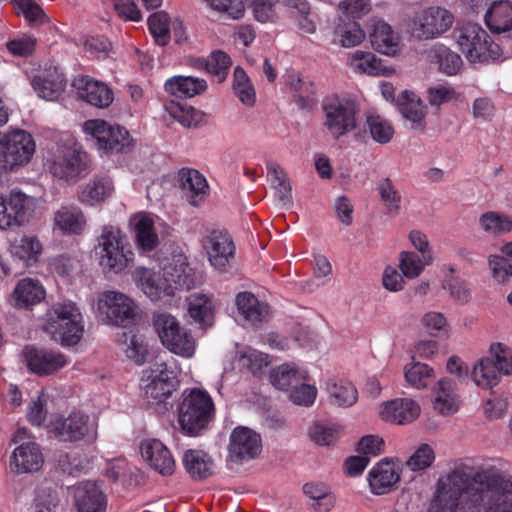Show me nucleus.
I'll return each mask as SVG.
<instances>
[{
    "instance_id": "0e129e2a",
    "label": "nucleus",
    "mask_w": 512,
    "mask_h": 512,
    "mask_svg": "<svg viewBox=\"0 0 512 512\" xmlns=\"http://www.w3.org/2000/svg\"><path fill=\"white\" fill-rule=\"evenodd\" d=\"M460 98L461 94L450 86L436 85L427 89V100L433 107H439L442 104L448 103L452 100L457 101Z\"/></svg>"
},
{
    "instance_id": "b1692460",
    "label": "nucleus",
    "mask_w": 512,
    "mask_h": 512,
    "mask_svg": "<svg viewBox=\"0 0 512 512\" xmlns=\"http://www.w3.org/2000/svg\"><path fill=\"white\" fill-rule=\"evenodd\" d=\"M74 504L77 512H106L107 498L92 482H84L74 489Z\"/></svg>"
},
{
    "instance_id": "dca6fc26",
    "label": "nucleus",
    "mask_w": 512,
    "mask_h": 512,
    "mask_svg": "<svg viewBox=\"0 0 512 512\" xmlns=\"http://www.w3.org/2000/svg\"><path fill=\"white\" fill-rule=\"evenodd\" d=\"M21 355L28 370L38 376L51 375L67 365L64 354L35 345H26Z\"/></svg>"
},
{
    "instance_id": "c9c22d12",
    "label": "nucleus",
    "mask_w": 512,
    "mask_h": 512,
    "mask_svg": "<svg viewBox=\"0 0 512 512\" xmlns=\"http://www.w3.org/2000/svg\"><path fill=\"white\" fill-rule=\"evenodd\" d=\"M45 289L36 279L24 278L18 282L14 291V305L17 308H28L40 303L45 298Z\"/></svg>"
},
{
    "instance_id": "de8ad7c7",
    "label": "nucleus",
    "mask_w": 512,
    "mask_h": 512,
    "mask_svg": "<svg viewBox=\"0 0 512 512\" xmlns=\"http://www.w3.org/2000/svg\"><path fill=\"white\" fill-rule=\"evenodd\" d=\"M267 173L272 178V184L276 191V197L283 204H289L292 200L291 186L286 178L284 170L274 161H267Z\"/></svg>"
},
{
    "instance_id": "6ab92c4d",
    "label": "nucleus",
    "mask_w": 512,
    "mask_h": 512,
    "mask_svg": "<svg viewBox=\"0 0 512 512\" xmlns=\"http://www.w3.org/2000/svg\"><path fill=\"white\" fill-rule=\"evenodd\" d=\"M72 86L76 89L78 97L86 103L106 108L114 99L112 89L104 82L88 75H79L73 79Z\"/></svg>"
},
{
    "instance_id": "ddd939ff",
    "label": "nucleus",
    "mask_w": 512,
    "mask_h": 512,
    "mask_svg": "<svg viewBox=\"0 0 512 512\" xmlns=\"http://www.w3.org/2000/svg\"><path fill=\"white\" fill-rule=\"evenodd\" d=\"M453 15L441 7H429L418 13L411 24L412 35L418 39L437 38L450 29Z\"/></svg>"
},
{
    "instance_id": "4468645a",
    "label": "nucleus",
    "mask_w": 512,
    "mask_h": 512,
    "mask_svg": "<svg viewBox=\"0 0 512 512\" xmlns=\"http://www.w3.org/2000/svg\"><path fill=\"white\" fill-rule=\"evenodd\" d=\"M99 308L105 315L108 323L128 327L135 323L136 305L127 295L117 291H106L99 300Z\"/></svg>"
},
{
    "instance_id": "c756f323",
    "label": "nucleus",
    "mask_w": 512,
    "mask_h": 512,
    "mask_svg": "<svg viewBox=\"0 0 512 512\" xmlns=\"http://www.w3.org/2000/svg\"><path fill=\"white\" fill-rule=\"evenodd\" d=\"M179 181L188 202L193 206H198L207 194L209 186L206 178L196 169L182 168L179 171Z\"/></svg>"
},
{
    "instance_id": "13d9d810",
    "label": "nucleus",
    "mask_w": 512,
    "mask_h": 512,
    "mask_svg": "<svg viewBox=\"0 0 512 512\" xmlns=\"http://www.w3.org/2000/svg\"><path fill=\"white\" fill-rule=\"evenodd\" d=\"M232 65L230 56L222 51H213L206 60V70L208 73L217 77L218 82L225 80Z\"/></svg>"
},
{
    "instance_id": "69168bd1",
    "label": "nucleus",
    "mask_w": 512,
    "mask_h": 512,
    "mask_svg": "<svg viewBox=\"0 0 512 512\" xmlns=\"http://www.w3.org/2000/svg\"><path fill=\"white\" fill-rule=\"evenodd\" d=\"M488 265L493 279L498 283H506L512 277V263L503 255L489 256Z\"/></svg>"
},
{
    "instance_id": "c85d7f7f",
    "label": "nucleus",
    "mask_w": 512,
    "mask_h": 512,
    "mask_svg": "<svg viewBox=\"0 0 512 512\" xmlns=\"http://www.w3.org/2000/svg\"><path fill=\"white\" fill-rule=\"evenodd\" d=\"M31 85L40 98L55 101L64 91L66 79L57 70H50L34 76Z\"/></svg>"
},
{
    "instance_id": "bf43d9fd",
    "label": "nucleus",
    "mask_w": 512,
    "mask_h": 512,
    "mask_svg": "<svg viewBox=\"0 0 512 512\" xmlns=\"http://www.w3.org/2000/svg\"><path fill=\"white\" fill-rule=\"evenodd\" d=\"M85 52L93 59L105 60L113 53V45L103 35L89 36L84 43Z\"/></svg>"
},
{
    "instance_id": "7c9ffc66",
    "label": "nucleus",
    "mask_w": 512,
    "mask_h": 512,
    "mask_svg": "<svg viewBox=\"0 0 512 512\" xmlns=\"http://www.w3.org/2000/svg\"><path fill=\"white\" fill-rule=\"evenodd\" d=\"M182 461L193 480L207 479L215 472L214 461L204 450H186Z\"/></svg>"
},
{
    "instance_id": "f257e3e1",
    "label": "nucleus",
    "mask_w": 512,
    "mask_h": 512,
    "mask_svg": "<svg viewBox=\"0 0 512 512\" xmlns=\"http://www.w3.org/2000/svg\"><path fill=\"white\" fill-rule=\"evenodd\" d=\"M428 512H512V481L455 470L439 480Z\"/></svg>"
},
{
    "instance_id": "bb28decb",
    "label": "nucleus",
    "mask_w": 512,
    "mask_h": 512,
    "mask_svg": "<svg viewBox=\"0 0 512 512\" xmlns=\"http://www.w3.org/2000/svg\"><path fill=\"white\" fill-rule=\"evenodd\" d=\"M235 304L243 319L257 325L267 320L269 305L260 301L253 293L244 291L236 295Z\"/></svg>"
},
{
    "instance_id": "e433bc0d",
    "label": "nucleus",
    "mask_w": 512,
    "mask_h": 512,
    "mask_svg": "<svg viewBox=\"0 0 512 512\" xmlns=\"http://www.w3.org/2000/svg\"><path fill=\"white\" fill-rule=\"evenodd\" d=\"M86 219L79 207L62 206L54 215V225L63 234H80L85 228Z\"/></svg>"
},
{
    "instance_id": "aec40b11",
    "label": "nucleus",
    "mask_w": 512,
    "mask_h": 512,
    "mask_svg": "<svg viewBox=\"0 0 512 512\" xmlns=\"http://www.w3.org/2000/svg\"><path fill=\"white\" fill-rule=\"evenodd\" d=\"M401 480L400 467L391 460H381L367 474L370 491L374 495H384L395 490Z\"/></svg>"
},
{
    "instance_id": "58836bf2",
    "label": "nucleus",
    "mask_w": 512,
    "mask_h": 512,
    "mask_svg": "<svg viewBox=\"0 0 512 512\" xmlns=\"http://www.w3.org/2000/svg\"><path fill=\"white\" fill-rule=\"evenodd\" d=\"M365 38L360 24L355 20L339 18L334 27L333 42L350 48L359 45Z\"/></svg>"
},
{
    "instance_id": "39448f33",
    "label": "nucleus",
    "mask_w": 512,
    "mask_h": 512,
    "mask_svg": "<svg viewBox=\"0 0 512 512\" xmlns=\"http://www.w3.org/2000/svg\"><path fill=\"white\" fill-rule=\"evenodd\" d=\"M461 51L470 63L488 64L502 57V49L478 24L469 23L461 30L457 38Z\"/></svg>"
},
{
    "instance_id": "412c9836",
    "label": "nucleus",
    "mask_w": 512,
    "mask_h": 512,
    "mask_svg": "<svg viewBox=\"0 0 512 512\" xmlns=\"http://www.w3.org/2000/svg\"><path fill=\"white\" fill-rule=\"evenodd\" d=\"M131 235L140 254L154 251L160 241L155 230L154 220L145 212L133 214L129 219Z\"/></svg>"
},
{
    "instance_id": "6e6d98bb",
    "label": "nucleus",
    "mask_w": 512,
    "mask_h": 512,
    "mask_svg": "<svg viewBox=\"0 0 512 512\" xmlns=\"http://www.w3.org/2000/svg\"><path fill=\"white\" fill-rule=\"evenodd\" d=\"M259 433L246 426H237L230 435L229 448H261Z\"/></svg>"
},
{
    "instance_id": "338daca9",
    "label": "nucleus",
    "mask_w": 512,
    "mask_h": 512,
    "mask_svg": "<svg viewBox=\"0 0 512 512\" xmlns=\"http://www.w3.org/2000/svg\"><path fill=\"white\" fill-rule=\"evenodd\" d=\"M377 190L381 200L389 211L398 212L400 210L401 196L389 178L383 179L378 184Z\"/></svg>"
},
{
    "instance_id": "f704fd0d",
    "label": "nucleus",
    "mask_w": 512,
    "mask_h": 512,
    "mask_svg": "<svg viewBox=\"0 0 512 512\" xmlns=\"http://www.w3.org/2000/svg\"><path fill=\"white\" fill-rule=\"evenodd\" d=\"M113 191V181L109 176L96 175L84 186L79 200L83 204L94 206L105 201Z\"/></svg>"
},
{
    "instance_id": "680f3d73",
    "label": "nucleus",
    "mask_w": 512,
    "mask_h": 512,
    "mask_svg": "<svg viewBox=\"0 0 512 512\" xmlns=\"http://www.w3.org/2000/svg\"><path fill=\"white\" fill-rule=\"evenodd\" d=\"M481 227L488 233H503L512 230V220L497 212H487L480 217Z\"/></svg>"
},
{
    "instance_id": "f8f14e48",
    "label": "nucleus",
    "mask_w": 512,
    "mask_h": 512,
    "mask_svg": "<svg viewBox=\"0 0 512 512\" xmlns=\"http://www.w3.org/2000/svg\"><path fill=\"white\" fill-rule=\"evenodd\" d=\"M153 326L162 344L172 353L190 358L195 352L192 335L180 326L177 319L168 313L155 314Z\"/></svg>"
},
{
    "instance_id": "e2e57ef3",
    "label": "nucleus",
    "mask_w": 512,
    "mask_h": 512,
    "mask_svg": "<svg viewBox=\"0 0 512 512\" xmlns=\"http://www.w3.org/2000/svg\"><path fill=\"white\" fill-rule=\"evenodd\" d=\"M239 364L242 369H246L252 374H257L269 364V356L255 349H248L243 352L239 358Z\"/></svg>"
},
{
    "instance_id": "a878e982",
    "label": "nucleus",
    "mask_w": 512,
    "mask_h": 512,
    "mask_svg": "<svg viewBox=\"0 0 512 512\" xmlns=\"http://www.w3.org/2000/svg\"><path fill=\"white\" fill-rule=\"evenodd\" d=\"M397 109L403 118L411 124V129L425 128V107L422 100L413 91L403 90L397 96Z\"/></svg>"
},
{
    "instance_id": "2f4dec72",
    "label": "nucleus",
    "mask_w": 512,
    "mask_h": 512,
    "mask_svg": "<svg viewBox=\"0 0 512 512\" xmlns=\"http://www.w3.org/2000/svg\"><path fill=\"white\" fill-rule=\"evenodd\" d=\"M165 90L180 99L192 98L207 89V82L202 78L192 76H173L166 80Z\"/></svg>"
},
{
    "instance_id": "72a5a7b5",
    "label": "nucleus",
    "mask_w": 512,
    "mask_h": 512,
    "mask_svg": "<svg viewBox=\"0 0 512 512\" xmlns=\"http://www.w3.org/2000/svg\"><path fill=\"white\" fill-rule=\"evenodd\" d=\"M428 58L432 64L438 66L441 73L447 76L458 74L463 65L461 56L441 43H436L429 49Z\"/></svg>"
},
{
    "instance_id": "5701e85b",
    "label": "nucleus",
    "mask_w": 512,
    "mask_h": 512,
    "mask_svg": "<svg viewBox=\"0 0 512 512\" xmlns=\"http://www.w3.org/2000/svg\"><path fill=\"white\" fill-rule=\"evenodd\" d=\"M382 420L388 423L405 425L413 422L420 414V406L409 398H396L381 405Z\"/></svg>"
},
{
    "instance_id": "a18cd8bd",
    "label": "nucleus",
    "mask_w": 512,
    "mask_h": 512,
    "mask_svg": "<svg viewBox=\"0 0 512 512\" xmlns=\"http://www.w3.org/2000/svg\"><path fill=\"white\" fill-rule=\"evenodd\" d=\"M233 91L238 99L246 106L252 107L256 102L255 89L245 70L237 66L233 73Z\"/></svg>"
},
{
    "instance_id": "a19ab883",
    "label": "nucleus",
    "mask_w": 512,
    "mask_h": 512,
    "mask_svg": "<svg viewBox=\"0 0 512 512\" xmlns=\"http://www.w3.org/2000/svg\"><path fill=\"white\" fill-rule=\"evenodd\" d=\"M11 253L30 266L38 261L42 253V244L36 236L24 235L12 244Z\"/></svg>"
},
{
    "instance_id": "79ce46f5",
    "label": "nucleus",
    "mask_w": 512,
    "mask_h": 512,
    "mask_svg": "<svg viewBox=\"0 0 512 512\" xmlns=\"http://www.w3.org/2000/svg\"><path fill=\"white\" fill-rule=\"evenodd\" d=\"M144 461L151 469L162 476H171L176 468V462L170 450H141Z\"/></svg>"
},
{
    "instance_id": "8fccbe9b",
    "label": "nucleus",
    "mask_w": 512,
    "mask_h": 512,
    "mask_svg": "<svg viewBox=\"0 0 512 512\" xmlns=\"http://www.w3.org/2000/svg\"><path fill=\"white\" fill-rule=\"evenodd\" d=\"M148 28L155 43L159 46H166L171 38L170 17L164 11L151 14L148 18Z\"/></svg>"
},
{
    "instance_id": "49530a36",
    "label": "nucleus",
    "mask_w": 512,
    "mask_h": 512,
    "mask_svg": "<svg viewBox=\"0 0 512 512\" xmlns=\"http://www.w3.org/2000/svg\"><path fill=\"white\" fill-rule=\"evenodd\" d=\"M188 313L196 324L205 326L212 317V304L204 294H192L188 299Z\"/></svg>"
},
{
    "instance_id": "864d4df0",
    "label": "nucleus",
    "mask_w": 512,
    "mask_h": 512,
    "mask_svg": "<svg viewBox=\"0 0 512 512\" xmlns=\"http://www.w3.org/2000/svg\"><path fill=\"white\" fill-rule=\"evenodd\" d=\"M350 67L357 73L377 75L380 71V60L371 53L357 50L351 54Z\"/></svg>"
},
{
    "instance_id": "3c124183",
    "label": "nucleus",
    "mask_w": 512,
    "mask_h": 512,
    "mask_svg": "<svg viewBox=\"0 0 512 512\" xmlns=\"http://www.w3.org/2000/svg\"><path fill=\"white\" fill-rule=\"evenodd\" d=\"M120 342L127 345L125 349L127 358L134 361L137 365H142L146 362L148 348L142 336L131 332H124L120 337Z\"/></svg>"
},
{
    "instance_id": "20e7f679",
    "label": "nucleus",
    "mask_w": 512,
    "mask_h": 512,
    "mask_svg": "<svg viewBox=\"0 0 512 512\" xmlns=\"http://www.w3.org/2000/svg\"><path fill=\"white\" fill-rule=\"evenodd\" d=\"M48 431L60 442L92 445L98 438V422L89 414L75 410L66 417L58 415L52 419Z\"/></svg>"
},
{
    "instance_id": "0eeeda50",
    "label": "nucleus",
    "mask_w": 512,
    "mask_h": 512,
    "mask_svg": "<svg viewBox=\"0 0 512 512\" xmlns=\"http://www.w3.org/2000/svg\"><path fill=\"white\" fill-rule=\"evenodd\" d=\"M490 356L475 364L471 377L475 384L484 389H492L500 381L501 374L512 375V352L502 343L490 346Z\"/></svg>"
},
{
    "instance_id": "a211bd4d",
    "label": "nucleus",
    "mask_w": 512,
    "mask_h": 512,
    "mask_svg": "<svg viewBox=\"0 0 512 512\" xmlns=\"http://www.w3.org/2000/svg\"><path fill=\"white\" fill-rule=\"evenodd\" d=\"M210 264L224 272L230 266L235 255V245L227 232L213 230L203 240Z\"/></svg>"
},
{
    "instance_id": "09e8293b",
    "label": "nucleus",
    "mask_w": 512,
    "mask_h": 512,
    "mask_svg": "<svg viewBox=\"0 0 512 512\" xmlns=\"http://www.w3.org/2000/svg\"><path fill=\"white\" fill-rule=\"evenodd\" d=\"M342 427L329 422H315L309 429L310 439L319 446H330L340 437Z\"/></svg>"
},
{
    "instance_id": "5fc2aeb1",
    "label": "nucleus",
    "mask_w": 512,
    "mask_h": 512,
    "mask_svg": "<svg viewBox=\"0 0 512 512\" xmlns=\"http://www.w3.org/2000/svg\"><path fill=\"white\" fill-rule=\"evenodd\" d=\"M433 369L427 364L413 362L406 365L404 375L406 381L417 389L427 387L433 378Z\"/></svg>"
},
{
    "instance_id": "f03ea898",
    "label": "nucleus",
    "mask_w": 512,
    "mask_h": 512,
    "mask_svg": "<svg viewBox=\"0 0 512 512\" xmlns=\"http://www.w3.org/2000/svg\"><path fill=\"white\" fill-rule=\"evenodd\" d=\"M215 416V406L211 396L203 390H185L178 406V422L184 434L200 436L208 429Z\"/></svg>"
},
{
    "instance_id": "6e6552de",
    "label": "nucleus",
    "mask_w": 512,
    "mask_h": 512,
    "mask_svg": "<svg viewBox=\"0 0 512 512\" xmlns=\"http://www.w3.org/2000/svg\"><path fill=\"white\" fill-rule=\"evenodd\" d=\"M323 126L334 139L349 134L357 128V106L337 95L325 97L322 101Z\"/></svg>"
},
{
    "instance_id": "473e14b6",
    "label": "nucleus",
    "mask_w": 512,
    "mask_h": 512,
    "mask_svg": "<svg viewBox=\"0 0 512 512\" xmlns=\"http://www.w3.org/2000/svg\"><path fill=\"white\" fill-rule=\"evenodd\" d=\"M485 23L495 34L512 30V2L509 0L494 1L485 14Z\"/></svg>"
},
{
    "instance_id": "774afa93",
    "label": "nucleus",
    "mask_w": 512,
    "mask_h": 512,
    "mask_svg": "<svg viewBox=\"0 0 512 512\" xmlns=\"http://www.w3.org/2000/svg\"><path fill=\"white\" fill-rule=\"evenodd\" d=\"M317 396V389L315 386L309 385L301 381L300 384L295 385L289 394L290 400L301 406H310L314 403Z\"/></svg>"
},
{
    "instance_id": "f3484780",
    "label": "nucleus",
    "mask_w": 512,
    "mask_h": 512,
    "mask_svg": "<svg viewBox=\"0 0 512 512\" xmlns=\"http://www.w3.org/2000/svg\"><path fill=\"white\" fill-rule=\"evenodd\" d=\"M150 380L144 387L145 398L150 404H162L179 385L176 372L166 363L156 365L147 376Z\"/></svg>"
},
{
    "instance_id": "423d86ee",
    "label": "nucleus",
    "mask_w": 512,
    "mask_h": 512,
    "mask_svg": "<svg viewBox=\"0 0 512 512\" xmlns=\"http://www.w3.org/2000/svg\"><path fill=\"white\" fill-rule=\"evenodd\" d=\"M98 241L100 265L103 269L120 273L133 261L134 253L120 228L104 226Z\"/></svg>"
},
{
    "instance_id": "c03bdc74",
    "label": "nucleus",
    "mask_w": 512,
    "mask_h": 512,
    "mask_svg": "<svg viewBox=\"0 0 512 512\" xmlns=\"http://www.w3.org/2000/svg\"><path fill=\"white\" fill-rule=\"evenodd\" d=\"M280 2L294 15L298 22V28L312 34L316 31V24L310 18V4L307 0H280Z\"/></svg>"
},
{
    "instance_id": "2eb2a0df",
    "label": "nucleus",
    "mask_w": 512,
    "mask_h": 512,
    "mask_svg": "<svg viewBox=\"0 0 512 512\" xmlns=\"http://www.w3.org/2000/svg\"><path fill=\"white\" fill-rule=\"evenodd\" d=\"M87 154L71 147L58 150L49 165L50 173L59 180L76 181L86 174Z\"/></svg>"
},
{
    "instance_id": "603ef678",
    "label": "nucleus",
    "mask_w": 512,
    "mask_h": 512,
    "mask_svg": "<svg viewBox=\"0 0 512 512\" xmlns=\"http://www.w3.org/2000/svg\"><path fill=\"white\" fill-rule=\"evenodd\" d=\"M423 261L419 255L414 252L402 251L399 256V267L404 276L413 279L418 277L425 265L432 262L431 256H423Z\"/></svg>"
},
{
    "instance_id": "4c0bfd02",
    "label": "nucleus",
    "mask_w": 512,
    "mask_h": 512,
    "mask_svg": "<svg viewBox=\"0 0 512 512\" xmlns=\"http://www.w3.org/2000/svg\"><path fill=\"white\" fill-rule=\"evenodd\" d=\"M43 464L40 450H13L9 457V469L17 474L36 472Z\"/></svg>"
},
{
    "instance_id": "9d476101",
    "label": "nucleus",
    "mask_w": 512,
    "mask_h": 512,
    "mask_svg": "<svg viewBox=\"0 0 512 512\" xmlns=\"http://www.w3.org/2000/svg\"><path fill=\"white\" fill-rule=\"evenodd\" d=\"M134 278L138 288L152 301L159 300L162 295L174 296L179 289H190L192 280L183 269V274L173 275L168 271L163 274L154 272L147 268H141L135 271Z\"/></svg>"
},
{
    "instance_id": "cd10ccee",
    "label": "nucleus",
    "mask_w": 512,
    "mask_h": 512,
    "mask_svg": "<svg viewBox=\"0 0 512 512\" xmlns=\"http://www.w3.org/2000/svg\"><path fill=\"white\" fill-rule=\"evenodd\" d=\"M373 48L384 55L394 56L400 50V37L384 20H378L370 33Z\"/></svg>"
},
{
    "instance_id": "4d7b16f0",
    "label": "nucleus",
    "mask_w": 512,
    "mask_h": 512,
    "mask_svg": "<svg viewBox=\"0 0 512 512\" xmlns=\"http://www.w3.org/2000/svg\"><path fill=\"white\" fill-rule=\"evenodd\" d=\"M367 125L372 139L379 144L389 143L394 136L392 124L379 115L367 116Z\"/></svg>"
},
{
    "instance_id": "7ed1b4c3",
    "label": "nucleus",
    "mask_w": 512,
    "mask_h": 512,
    "mask_svg": "<svg viewBox=\"0 0 512 512\" xmlns=\"http://www.w3.org/2000/svg\"><path fill=\"white\" fill-rule=\"evenodd\" d=\"M45 330L63 346L80 342L84 324L79 307L69 299L55 302L47 313Z\"/></svg>"
},
{
    "instance_id": "052dcab7",
    "label": "nucleus",
    "mask_w": 512,
    "mask_h": 512,
    "mask_svg": "<svg viewBox=\"0 0 512 512\" xmlns=\"http://www.w3.org/2000/svg\"><path fill=\"white\" fill-rule=\"evenodd\" d=\"M213 11L237 20L244 16L245 5L243 0H204Z\"/></svg>"
},
{
    "instance_id": "9b49d317",
    "label": "nucleus",
    "mask_w": 512,
    "mask_h": 512,
    "mask_svg": "<svg viewBox=\"0 0 512 512\" xmlns=\"http://www.w3.org/2000/svg\"><path fill=\"white\" fill-rule=\"evenodd\" d=\"M84 130L93 136L98 150L103 154H126L134 147V139L123 126L95 119L85 122Z\"/></svg>"
},
{
    "instance_id": "393cba45",
    "label": "nucleus",
    "mask_w": 512,
    "mask_h": 512,
    "mask_svg": "<svg viewBox=\"0 0 512 512\" xmlns=\"http://www.w3.org/2000/svg\"><path fill=\"white\" fill-rule=\"evenodd\" d=\"M432 404L433 409L443 416H450L458 411L460 400L454 380L442 378L438 381L434 388Z\"/></svg>"
},
{
    "instance_id": "1a4fd4ad",
    "label": "nucleus",
    "mask_w": 512,
    "mask_h": 512,
    "mask_svg": "<svg viewBox=\"0 0 512 512\" xmlns=\"http://www.w3.org/2000/svg\"><path fill=\"white\" fill-rule=\"evenodd\" d=\"M36 150L33 136L22 129L6 133L0 140V170L16 171L27 165Z\"/></svg>"
},
{
    "instance_id": "4be33fe9",
    "label": "nucleus",
    "mask_w": 512,
    "mask_h": 512,
    "mask_svg": "<svg viewBox=\"0 0 512 512\" xmlns=\"http://www.w3.org/2000/svg\"><path fill=\"white\" fill-rule=\"evenodd\" d=\"M29 209V199L21 191L12 190L8 195H0V229L25 222Z\"/></svg>"
},
{
    "instance_id": "37998d69",
    "label": "nucleus",
    "mask_w": 512,
    "mask_h": 512,
    "mask_svg": "<svg viewBox=\"0 0 512 512\" xmlns=\"http://www.w3.org/2000/svg\"><path fill=\"white\" fill-rule=\"evenodd\" d=\"M330 402L339 407H350L358 399V391L355 386L348 382L340 380L338 382H329L327 385Z\"/></svg>"
},
{
    "instance_id": "ea45409f",
    "label": "nucleus",
    "mask_w": 512,
    "mask_h": 512,
    "mask_svg": "<svg viewBox=\"0 0 512 512\" xmlns=\"http://www.w3.org/2000/svg\"><path fill=\"white\" fill-rule=\"evenodd\" d=\"M271 384L284 391H290L295 385L306 379L305 373L300 372L294 365L282 364L270 372Z\"/></svg>"
}]
</instances>
